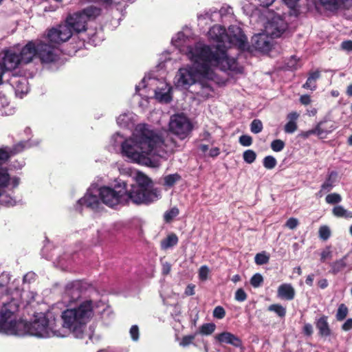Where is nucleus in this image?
Returning <instances> with one entry per match:
<instances>
[{
	"label": "nucleus",
	"instance_id": "nucleus-30",
	"mask_svg": "<svg viewBox=\"0 0 352 352\" xmlns=\"http://www.w3.org/2000/svg\"><path fill=\"white\" fill-rule=\"evenodd\" d=\"M80 288V283L79 282L73 283L71 287L67 286L66 293L67 294L71 296V301H75L80 296L81 292Z\"/></svg>",
	"mask_w": 352,
	"mask_h": 352
},
{
	"label": "nucleus",
	"instance_id": "nucleus-60",
	"mask_svg": "<svg viewBox=\"0 0 352 352\" xmlns=\"http://www.w3.org/2000/svg\"><path fill=\"white\" fill-rule=\"evenodd\" d=\"M171 270V265L166 262L162 265V274L163 275H168Z\"/></svg>",
	"mask_w": 352,
	"mask_h": 352
},
{
	"label": "nucleus",
	"instance_id": "nucleus-11",
	"mask_svg": "<svg viewBox=\"0 0 352 352\" xmlns=\"http://www.w3.org/2000/svg\"><path fill=\"white\" fill-rule=\"evenodd\" d=\"M55 327L56 326L50 327L48 320L45 317H42L29 322V335L38 338L63 337L64 334L61 330Z\"/></svg>",
	"mask_w": 352,
	"mask_h": 352
},
{
	"label": "nucleus",
	"instance_id": "nucleus-4",
	"mask_svg": "<svg viewBox=\"0 0 352 352\" xmlns=\"http://www.w3.org/2000/svg\"><path fill=\"white\" fill-rule=\"evenodd\" d=\"M209 40L216 43L215 47H210L205 44L215 56L219 57L221 63L218 64L222 70H230L235 72H241V68L238 65L235 58L229 57L226 50L232 46L244 50L246 47L247 38L242 32L241 28L236 25H231L226 31L221 25H214L208 32Z\"/></svg>",
	"mask_w": 352,
	"mask_h": 352
},
{
	"label": "nucleus",
	"instance_id": "nucleus-43",
	"mask_svg": "<svg viewBox=\"0 0 352 352\" xmlns=\"http://www.w3.org/2000/svg\"><path fill=\"white\" fill-rule=\"evenodd\" d=\"M276 164V160L273 156L268 155L263 159V166L267 169L274 168Z\"/></svg>",
	"mask_w": 352,
	"mask_h": 352
},
{
	"label": "nucleus",
	"instance_id": "nucleus-29",
	"mask_svg": "<svg viewBox=\"0 0 352 352\" xmlns=\"http://www.w3.org/2000/svg\"><path fill=\"white\" fill-rule=\"evenodd\" d=\"M135 115L128 112L120 114L117 118V123L121 127H128L133 123Z\"/></svg>",
	"mask_w": 352,
	"mask_h": 352
},
{
	"label": "nucleus",
	"instance_id": "nucleus-24",
	"mask_svg": "<svg viewBox=\"0 0 352 352\" xmlns=\"http://www.w3.org/2000/svg\"><path fill=\"white\" fill-rule=\"evenodd\" d=\"M13 333L12 335L24 336L29 335V322L24 320H14Z\"/></svg>",
	"mask_w": 352,
	"mask_h": 352
},
{
	"label": "nucleus",
	"instance_id": "nucleus-52",
	"mask_svg": "<svg viewBox=\"0 0 352 352\" xmlns=\"http://www.w3.org/2000/svg\"><path fill=\"white\" fill-rule=\"evenodd\" d=\"M332 258V252L330 250V246H327L320 254V261L324 263L327 258Z\"/></svg>",
	"mask_w": 352,
	"mask_h": 352
},
{
	"label": "nucleus",
	"instance_id": "nucleus-28",
	"mask_svg": "<svg viewBox=\"0 0 352 352\" xmlns=\"http://www.w3.org/2000/svg\"><path fill=\"white\" fill-rule=\"evenodd\" d=\"M347 256H343L342 258L337 260L330 263L331 270L330 273L333 274H337L340 272L342 271L346 267V259Z\"/></svg>",
	"mask_w": 352,
	"mask_h": 352
},
{
	"label": "nucleus",
	"instance_id": "nucleus-54",
	"mask_svg": "<svg viewBox=\"0 0 352 352\" xmlns=\"http://www.w3.org/2000/svg\"><path fill=\"white\" fill-rule=\"evenodd\" d=\"M130 335L133 340L137 341L139 339V327L138 325H132L130 329Z\"/></svg>",
	"mask_w": 352,
	"mask_h": 352
},
{
	"label": "nucleus",
	"instance_id": "nucleus-19",
	"mask_svg": "<svg viewBox=\"0 0 352 352\" xmlns=\"http://www.w3.org/2000/svg\"><path fill=\"white\" fill-rule=\"evenodd\" d=\"M14 313L10 310L6 309L1 314L0 318V332L6 334L12 335L13 333L14 319L12 316Z\"/></svg>",
	"mask_w": 352,
	"mask_h": 352
},
{
	"label": "nucleus",
	"instance_id": "nucleus-25",
	"mask_svg": "<svg viewBox=\"0 0 352 352\" xmlns=\"http://www.w3.org/2000/svg\"><path fill=\"white\" fill-rule=\"evenodd\" d=\"M299 116V113L295 111L291 112L287 115V119L288 122L285 126V133H293L297 129L296 120Z\"/></svg>",
	"mask_w": 352,
	"mask_h": 352
},
{
	"label": "nucleus",
	"instance_id": "nucleus-49",
	"mask_svg": "<svg viewBox=\"0 0 352 352\" xmlns=\"http://www.w3.org/2000/svg\"><path fill=\"white\" fill-rule=\"evenodd\" d=\"M284 146H285V143L283 141H282L280 140H274L271 143V148L275 152L281 151L283 149Z\"/></svg>",
	"mask_w": 352,
	"mask_h": 352
},
{
	"label": "nucleus",
	"instance_id": "nucleus-40",
	"mask_svg": "<svg viewBox=\"0 0 352 352\" xmlns=\"http://www.w3.org/2000/svg\"><path fill=\"white\" fill-rule=\"evenodd\" d=\"M179 211L177 207L167 210L164 214V220H172L179 215Z\"/></svg>",
	"mask_w": 352,
	"mask_h": 352
},
{
	"label": "nucleus",
	"instance_id": "nucleus-9",
	"mask_svg": "<svg viewBox=\"0 0 352 352\" xmlns=\"http://www.w3.org/2000/svg\"><path fill=\"white\" fill-rule=\"evenodd\" d=\"M100 14V10L95 6H89L82 11L68 16L65 21L73 32L79 33L86 30L87 23L94 19Z\"/></svg>",
	"mask_w": 352,
	"mask_h": 352
},
{
	"label": "nucleus",
	"instance_id": "nucleus-15",
	"mask_svg": "<svg viewBox=\"0 0 352 352\" xmlns=\"http://www.w3.org/2000/svg\"><path fill=\"white\" fill-rule=\"evenodd\" d=\"M0 63L4 71L14 69L22 65L18 53L14 49L3 50L0 52Z\"/></svg>",
	"mask_w": 352,
	"mask_h": 352
},
{
	"label": "nucleus",
	"instance_id": "nucleus-23",
	"mask_svg": "<svg viewBox=\"0 0 352 352\" xmlns=\"http://www.w3.org/2000/svg\"><path fill=\"white\" fill-rule=\"evenodd\" d=\"M324 123L325 121H321L314 129V135H318L320 138H325L328 133L332 132L336 128L333 123H331L329 126H324Z\"/></svg>",
	"mask_w": 352,
	"mask_h": 352
},
{
	"label": "nucleus",
	"instance_id": "nucleus-63",
	"mask_svg": "<svg viewBox=\"0 0 352 352\" xmlns=\"http://www.w3.org/2000/svg\"><path fill=\"white\" fill-rule=\"evenodd\" d=\"M194 288H195L194 285H188L187 287L186 288L185 294L187 296L194 295L195 294Z\"/></svg>",
	"mask_w": 352,
	"mask_h": 352
},
{
	"label": "nucleus",
	"instance_id": "nucleus-51",
	"mask_svg": "<svg viewBox=\"0 0 352 352\" xmlns=\"http://www.w3.org/2000/svg\"><path fill=\"white\" fill-rule=\"evenodd\" d=\"M226 316V311L221 306L216 307L213 310V317L217 319H222Z\"/></svg>",
	"mask_w": 352,
	"mask_h": 352
},
{
	"label": "nucleus",
	"instance_id": "nucleus-36",
	"mask_svg": "<svg viewBox=\"0 0 352 352\" xmlns=\"http://www.w3.org/2000/svg\"><path fill=\"white\" fill-rule=\"evenodd\" d=\"M349 313V309L346 305L344 303L340 304L338 306L336 318L338 321H342L346 318Z\"/></svg>",
	"mask_w": 352,
	"mask_h": 352
},
{
	"label": "nucleus",
	"instance_id": "nucleus-46",
	"mask_svg": "<svg viewBox=\"0 0 352 352\" xmlns=\"http://www.w3.org/2000/svg\"><path fill=\"white\" fill-rule=\"evenodd\" d=\"M263 283V278L259 273H256L252 276L250 279V284L253 287H258Z\"/></svg>",
	"mask_w": 352,
	"mask_h": 352
},
{
	"label": "nucleus",
	"instance_id": "nucleus-7",
	"mask_svg": "<svg viewBox=\"0 0 352 352\" xmlns=\"http://www.w3.org/2000/svg\"><path fill=\"white\" fill-rule=\"evenodd\" d=\"M22 64L32 62L38 56L43 63H50L56 60L57 50L41 41H29L18 53Z\"/></svg>",
	"mask_w": 352,
	"mask_h": 352
},
{
	"label": "nucleus",
	"instance_id": "nucleus-3",
	"mask_svg": "<svg viewBox=\"0 0 352 352\" xmlns=\"http://www.w3.org/2000/svg\"><path fill=\"white\" fill-rule=\"evenodd\" d=\"M133 178L135 184L126 189V183L116 180L113 188L108 186L98 187V193L102 204L109 208L124 205L129 201L135 204H149L161 198V191L151 186V180L144 173L136 171Z\"/></svg>",
	"mask_w": 352,
	"mask_h": 352
},
{
	"label": "nucleus",
	"instance_id": "nucleus-57",
	"mask_svg": "<svg viewBox=\"0 0 352 352\" xmlns=\"http://www.w3.org/2000/svg\"><path fill=\"white\" fill-rule=\"evenodd\" d=\"M285 3L292 10H296L300 0H283Z\"/></svg>",
	"mask_w": 352,
	"mask_h": 352
},
{
	"label": "nucleus",
	"instance_id": "nucleus-26",
	"mask_svg": "<svg viewBox=\"0 0 352 352\" xmlns=\"http://www.w3.org/2000/svg\"><path fill=\"white\" fill-rule=\"evenodd\" d=\"M337 173L331 172L324 182L322 184L320 193L323 194L329 192L335 186Z\"/></svg>",
	"mask_w": 352,
	"mask_h": 352
},
{
	"label": "nucleus",
	"instance_id": "nucleus-6",
	"mask_svg": "<svg viewBox=\"0 0 352 352\" xmlns=\"http://www.w3.org/2000/svg\"><path fill=\"white\" fill-rule=\"evenodd\" d=\"M94 316L93 302L87 300L73 309H67L62 313L63 327L60 329L63 332L67 328L76 338H82L87 323Z\"/></svg>",
	"mask_w": 352,
	"mask_h": 352
},
{
	"label": "nucleus",
	"instance_id": "nucleus-37",
	"mask_svg": "<svg viewBox=\"0 0 352 352\" xmlns=\"http://www.w3.org/2000/svg\"><path fill=\"white\" fill-rule=\"evenodd\" d=\"M268 310L275 312L280 318H284L286 315V309L280 304H272L270 305Z\"/></svg>",
	"mask_w": 352,
	"mask_h": 352
},
{
	"label": "nucleus",
	"instance_id": "nucleus-45",
	"mask_svg": "<svg viewBox=\"0 0 352 352\" xmlns=\"http://www.w3.org/2000/svg\"><path fill=\"white\" fill-rule=\"evenodd\" d=\"M319 237L323 240L327 241L331 236V230L327 226H322L319 228Z\"/></svg>",
	"mask_w": 352,
	"mask_h": 352
},
{
	"label": "nucleus",
	"instance_id": "nucleus-32",
	"mask_svg": "<svg viewBox=\"0 0 352 352\" xmlns=\"http://www.w3.org/2000/svg\"><path fill=\"white\" fill-rule=\"evenodd\" d=\"M333 214L337 218L352 219V212L344 208L342 206H337L333 208Z\"/></svg>",
	"mask_w": 352,
	"mask_h": 352
},
{
	"label": "nucleus",
	"instance_id": "nucleus-10",
	"mask_svg": "<svg viewBox=\"0 0 352 352\" xmlns=\"http://www.w3.org/2000/svg\"><path fill=\"white\" fill-rule=\"evenodd\" d=\"M98 187L96 185L91 186L85 195L78 200L75 205V210L82 212L84 207L94 212L100 213L104 210L102 201L98 192Z\"/></svg>",
	"mask_w": 352,
	"mask_h": 352
},
{
	"label": "nucleus",
	"instance_id": "nucleus-61",
	"mask_svg": "<svg viewBox=\"0 0 352 352\" xmlns=\"http://www.w3.org/2000/svg\"><path fill=\"white\" fill-rule=\"evenodd\" d=\"M300 101L303 104H309L311 102V98L308 95H302L300 98Z\"/></svg>",
	"mask_w": 352,
	"mask_h": 352
},
{
	"label": "nucleus",
	"instance_id": "nucleus-20",
	"mask_svg": "<svg viewBox=\"0 0 352 352\" xmlns=\"http://www.w3.org/2000/svg\"><path fill=\"white\" fill-rule=\"evenodd\" d=\"M315 325L318 330V335L320 338L326 339L332 334V330L328 322V316H321L315 320Z\"/></svg>",
	"mask_w": 352,
	"mask_h": 352
},
{
	"label": "nucleus",
	"instance_id": "nucleus-41",
	"mask_svg": "<svg viewBox=\"0 0 352 352\" xmlns=\"http://www.w3.org/2000/svg\"><path fill=\"white\" fill-rule=\"evenodd\" d=\"M269 260L270 256L265 252L256 254L254 258L255 263L258 265L267 264L269 262Z\"/></svg>",
	"mask_w": 352,
	"mask_h": 352
},
{
	"label": "nucleus",
	"instance_id": "nucleus-48",
	"mask_svg": "<svg viewBox=\"0 0 352 352\" xmlns=\"http://www.w3.org/2000/svg\"><path fill=\"white\" fill-rule=\"evenodd\" d=\"M251 131L254 133H258L263 129V124L259 120H254L250 125Z\"/></svg>",
	"mask_w": 352,
	"mask_h": 352
},
{
	"label": "nucleus",
	"instance_id": "nucleus-58",
	"mask_svg": "<svg viewBox=\"0 0 352 352\" xmlns=\"http://www.w3.org/2000/svg\"><path fill=\"white\" fill-rule=\"evenodd\" d=\"M341 47L345 51L352 52V41H343L341 44Z\"/></svg>",
	"mask_w": 352,
	"mask_h": 352
},
{
	"label": "nucleus",
	"instance_id": "nucleus-17",
	"mask_svg": "<svg viewBox=\"0 0 352 352\" xmlns=\"http://www.w3.org/2000/svg\"><path fill=\"white\" fill-rule=\"evenodd\" d=\"M214 339L221 345L230 344L236 348H242L243 346L241 339L229 331H223L216 334Z\"/></svg>",
	"mask_w": 352,
	"mask_h": 352
},
{
	"label": "nucleus",
	"instance_id": "nucleus-31",
	"mask_svg": "<svg viewBox=\"0 0 352 352\" xmlns=\"http://www.w3.org/2000/svg\"><path fill=\"white\" fill-rule=\"evenodd\" d=\"M319 77L320 72L318 71L311 73L302 87L307 89L315 90L316 88V81Z\"/></svg>",
	"mask_w": 352,
	"mask_h": 352
},
{
	"label": "nucleus",
	"instance_id": "nucleus-27",
	"mask_svg": "<svg viewBox=\"0 0 352 352\" xmlns=\"http://www.w3.org/2000/svg\"><path fill=\"white\" fill-rule=\"evenodd\" d=\"M178 237L175 233L168 234L165 239L160 242L162 250H166L175 246L178 243Z\"/></svg>",
	"mask_w": 352,
	"mask_h": 352
},
{
	"label": "nucleus",
	"instance_id": "nucleus-55",
	"mask_svg": "<svg viewBox=\"0 0 352 352\" xmlns=\"http://www.w3.org/2000/svg\"><path fill=\"white\" fill-rule=\"evenodd\" d=\"M313 332L312 325L310 323H305L302 328V333L307 336H311Z\"/></svg>",
	"mask_w": 352,
	"mask_h": 352
},
{
	"label": "nucleus",
	"instance_id": "nucleus-64",
	"mask_svg": "<svg viewBox=\"0 0 352 352\" xmlns=\"http://www.w3.org/2000/svg\"><path fill=\"white\" fill-rule=\"evenodd\" d=\"M314 279V274H311L307 276L306 280H305V283L307 285L311 287V286H313Z\"/></svg>",
	"mask_w": 352,
	"mask_h": 352
},
{
	"label": "nucleus",
	"instance_id": "nucleus-39",
	"mask_svg": "<svg viewBox=\"0 0 352 352\" xmlns=\"http://www.w3.org/2000/svg\"><path fill=\"white\" fill-rule=\"evenodd\" d=\"M197 334H198V333L196 332L194 334L184 336L182 338V340L179 342V345L182 347H186V346H189L190 344H193V342H194L195 337Z\"/></svg>",
	"mask_w": 352,
	"mask_h": 352
},
{
	"label": "nucleus",
	"instance_id": "nucleus-1",
	"mask_svg": "<svg viewBox=\"0 0 352 352\" xmlns=\"http://www.w3.org/2000/svg\"><path fill=\"white\" fill-rule=\"evenodd\" d=\"M186 55L191 65L179 69L175 78V86L186 89L195 85V94L199 100L211 97L213 94L211 81L215 76L214 69L221 63L219 57L201 41L193 47H188Z\"/></svg>",
	"mask_w": 352,
	"mask_h": 352
},
{
	"label": "nucleus",
	"instance_id": "nucleus-8",
	"mask_svg": "<svg viewBox=\"0 0 352 352\" xmlns=\"http://www.w3.org/2000/svg\"><path fill=\"white\" fill-rule=\"evenodd\" d=\"M147 88L154 92L155 98L160 102L168 103L172 100L171 86L164 79H158L154 77H144L142 80L136 85L135 91L140 96H147L148 94Z\"/></svg>",
	"mask_w": 352,
	"mask_h": 352
},
{
	"label": "nucleus",
	"instance_id": "nucleus-18",
	"mask_svg": "<svg viewBox=\"0 0 352 352\" xmlns=\"http://www.w3.org/2000/svg\"><path fill=\"white\" fill-rule=\"evenodd\" d=\"M9 82L15 90L16 95L20 98L28 92V82L25 77L13 75L10 78Z\"/></svg>",
	"mask_w": 352,
	"mask_h": 352
},
{
	"label": "nucleus",
	"instance_id": "nucleus-5",
	"mask_svg": "<svg viewBox=\"0 0 352 352\" xmlns=\"http://www.w3.org/2000/svg\"><path fill=\"white\" fill-rule=\"evenodd\" d=\"M28 146L26 142H21L12 148L8 146L0 148V206H12L16 204V199L10 192L17 188L20 183L19 177L10 175L8 168L3 165L11 156Z\"/></svg>",
	"mask_w": 352,
	"mask_h": 352
},
{
	"label": "nucleus",
	"instance_id": "nucleus-56",
	"mask_svg": "<svg viewBox=\"0 0 352 352\" xmlns=\"http://www.w3.org/2000/svg\"><path fill=\"white\" fill-rule=\"evenodd\" d=\"M209 272L208 267L206 265L201 266L199 269V276L200 279L206 280Z\"/></svg>",
	"mask_w": 352,
	"mask_h": 352
},
{
	"label": "nucleus",
	"instance_id": "nucleus-34",
	"mask_svg": "<svg viewBox=\"0 0 352 352\" xmlns=\"http://www.w3.org/2000/svg\"><path fill=\"white\" fill-rule=\"evenodd\" d=\"M216 329V325L214 323H205L202 324L199 329L198 333L201 335L209 336L211 335Z\"/></svg>",
	"mask_w": 352,
	"mask_h": 352
},
{
	"label": "nucleus",
	"instance_id": "nucleus-50",
	"mask_svg": "<svg viewBox=\"0 0 352 352\" xmlns=\"http://www.w3.org/2000/svg\"><path fill=\"white\" fill-rule=\"evenodd\" d=\"M248 298V295L243 288L238 289L234 295V298L236 301L243 302Z\"/></svg>",
	"mask_w": 352,
	"mask_h": 352
},
{
	"label": "nucleus",
	"instance_id": "nucleus-38",
	"mask_svg": "<svg viewBox=\"0 0 352 352\" xmlns=\"http://www.w3.org/2000/svg\"><path fill=\"white\" fill-rule=\"evenodd\" d=\"M10 104L8 98L6 96L0 95V111L2 114L8 115L12 113L11 109L6 110Z\"/></svg>",
	"mask_w": 352,
	"mask_h": 352
},
{
	"label": "nucleus",
	"instance_id": "nucleus-35",
	"mask_svg": "<svg viewBox=\"0 0 352 352\" xmlns=\"http://www.w3.org/2000/svg\"><path fill=\"white\" fill-rule=\"evenodd\" d=\"M181 177L177 173L168 175L164 177V185L168 187H171L179 181Z\"/></svg>",
	"mask_w": 352,
	"mask_h": 352
},
{
	"label": "nucleus",
	"instance_id": "nucleus-22",
	"mask_svg": "<svg viewBox=\"0 0 352 352\" xmlns=\"http://www.w3.org/2000/svg\"><path fill=\"white\" fill-rule=\"evenodd\" d=\"M278 296L282 299L292 300L295 297V290L291 284L283 283L278 288Z\"/></svg>",
	"mask_w": 352,
	"mask_h": 352
},
{
	"label": "nucleus",
	"instance_id": "nucleus-13",
	"mask_svg": "<svg viewBox=\"0 0 352 352\" xmlns=\"http://www.w3.org/2000/svg\"><path fill=\"white\" fill-rule=\"evenodd\" d=\"M72 30L66 23H63L56 28H53L48 30L46 38L48 39L51 45H48L52 47H55V45H58L67 41L72 36Z\"/></svg>",
	"mask_w": 352,
	"mask_h": 352
},
{
	"label": "nucleus",
	"instance_id": "nucleus-59",
	"mask_svg": "<svg viewBox=\"0 0 352 352\" xmlns=\"http://www.w3.org/2000/svg\"><path fill=\"white\" fill-rule=\"evenodd\" d=\"M352 329V318L347 319L342 325V329L344 331H349Z\"/></svg>",
	"mask_w": 352,
	"mask_h": 352
},
{
	"label": "nucleus",
	"instance_id": "nucleus-62",
	"mask_svg": "<svg viewBox=\"0 0 352 352\" xmlns=\"http://www.w3.org/2000/svg\"><path fill=\"white\" fill-rule=\"evenodd\" d=\"M318 286L321 289H325L328 286V281L326 278H322L318 281Z\"/></svg>",
	"mask_w": 352,
	"mask_h": 352
},
{
	"label": "nucleus",
	"instance_id": "nucleus-33",
	"mask_svg": "<svg viewBox=\"0 0 352 352\" xmlns=\"http://www.w3.org/2000/svg\"><path fill=\"white\" fill-rule=\"evenodd\" d=\"M327 9L336 10L341 8L340 0H318Z\"/></svg>",
	"mask_w": 352,
	"mask_h": 352
},
{
	"label": "nucleus",
	"instance_id": "nucleus-53",
	"mask_svg": "<svg viewBox=\"0 0 352 352\" xmlns=\"http://www.w3.org/2000/svg\"><path fill=\"white\" fill-rule=\"evenodd\" d=\"M239 143L244 146H249L252 143V138L248 135H243L239 138Z\"/></svg>",
	"mask_w": 352,
	"mask_h": 352
},
{
	"label": "nucleus",
	"instance_id": "nucleus-42",
	"mask_svg": "<svg viewBox=\"0 0 352 352\" xmlns=\"http://www.w3.org/2000/svg\"><path fill=\"white\" fill-rule=\"evenodd\" d=\"M256 157V153L252 150H247L243 154V160L248 164L253 163Z\"/></svg>",
	"mask_w": 352,
	"mask_h": 352
},
{
	"label": "nucleus",
	"instance_id": "nucleus-21",
	"mask_svg": "<svg viewBox=\"0 0 352 352\" xmlns=\"http://www.w3.org/2000/svg\"><path fill=\"white\" fill-rule=\"evenodd\" d=\"M190 31L186 30L185 31L178 32L173 38L172 43L177 48H179L181 51L186 54V51L188 47H193L197 43L193 45L185 46L190 41Z\"/></svg>",
	"mask_w": 352,
	"mask_h": 352
},
{
	"label": "nucleus",
	"instance_id": "nucleus-14",
	"mask_svg": "<svg viewBox=\"0 0 352 352\" xmlns=\"http://www.w3.org/2000/svg\"><path fill=\"white\" fill-rule=\"evenodd\" d=\"M287 29V23L283 16L275 14L268 19L265 31L273 38L280 37Z\"/></svg>",
	"mask_w": 352,
	"mask_h": 352
},
{
	"label": "nucleus",
	"instance_id": "nucleus-2",
	"mask_svg": "<svg viewBox=\"0 0 352 352\" xmlns=\"http://www.w3.org/2000/svg\"><path fill=\"white\" fill-rule=\"evenodd\" d=\"M113 146L120 144V153L131 162L150 166L154 156L164 157L172 153L177 147L176 142L170 137L162 139L157 133L146 124H138L129 138L123 140L120 133H116L111 139Z\"/></svg>",
	"mask_w": 352,
	"mask_h": 352
},
{
	"label": "nucleus",
	"instance_id": "nucleus-12",
	"mask_svg": "<svg viewBox=\"0 0 352 352\" xmlns=\"http://www.w3.org/2000/svg\"><path fill=\"white\" fill-rule=\"evenodd\" d=\"M191 128V124L185 116L176 114L171 116L169 122L170 131L180 139L186 138L190 132Z\"/></svg>",
	"mask_w": 352,
	"mask_h": 352
},
{
	"label": "nucleus",
	"instance_id": "nucleus-47",
	"mask_svg": "<svg viewBox=\"0 0 352 352\" xmlns=\"http://www.w3.org/2000/svg\"><path fill=\"white\" fill-rule=\"evenodd\" d=\"M325 200L328 204H335L340 203L342 201V197L338 193H331L326 197Z\"/></svg>",
	"mask_w": 352,
	"mask_h": 352
},
{
	"label": "nucleus",
	"instance_id": "nucleus-16",
	"mask_svg": "<svg viewBox=\"0 0 352 352\" xmlns=\"http://www.w3.org/2000/svg\"><path fill=\"white\" fill-rule=\"evenodd\" d=\"M273 37L264 32L255 34L252 38L253 47L262 52H268L273 45Z\"/></svg>",
	"mask_w": 352,
	"mask_h": 352
},
{
	"label": "nucleus",
	"instance_id": "nucleus-44",
	"mask_svg": "<svg viewBox=\"0 0 352 352\" xmlns=\"http://www.w3.org/2000/svg\"><path fill=\"white\" fill-rule=\"evenodd\" d=\"M287 67L289 69H297L301 66L300 61L296 56H292L287 62Z\"/></svg>",
	"mask_w": 352,
	"mask_h": 352
}]
</instances>
